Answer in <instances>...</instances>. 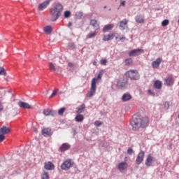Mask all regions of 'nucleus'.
I'll list each match as a JSON object with an SVG mask.
<instances>
[{
  "label": "nucleus",
  "instance_id": "obj_1",
  "mask_svg": "<svg viewBox=\"0 0 179 179\" xmlns=\"http://www.w3.org/2000/svg\"><path fill=\"white\" fill-rule=\"evenodd\" d=\"M149 123L150 119L148 117L138 113L133 115L130 125L132 127V130L136 131L140 129L146 128L149 125Z\"/></svg>",
  "mask_w": 179,
  "mask_h": 179
},
{
  "label": "nucleus",
  "instance_id": "obj_2",
  "mask_svg": "<svg viewBox=\"0 0 179 179\" xmlns=\"http://www.w3.org/2000/svg\"><path fill=\"white\" fill-rule=\"evenodd\" d=\"M62 10L63 6L61 3H55L54 7L50 9L51 15L50 20L52 22L56 21L59 17V16H61Z\"/></svg>",
  "mask_w": 179,
  "mask_h": 179
},
{
  "label": "nucleus",
  "instance_id": "obj_3",
  "mask_svg": "<svg viewBox=\"0 0 179 179\" xmlns=\"http://www.w3.org/2000/svg\"><path fill=\"white\" fill-rule=\"evenodd\" d=\"M127 78H129L131 80H139L141 76L137 70H129L125 73Z\"/></svg>",
  "mask_w": 179,
  "mask_h": 179
},
{
  "label": "nucleus",
  "instance_id": "obj_4",
  "mask_svg": "<svg viewBox=\"0 0 179 179\" xmlns=\"http://www.w3.org/2000/svg\"><path fill=\"white\" fill-rule=\"evenodd\" d=\"M97 78H94L91 81L90 91L86 94V97H92L96 93Z\"/></svg>",
  "mask_w": 179,
  "mask_h": 179
},
{
  "label": "nucleus",
  "instance_id": "obj_5",
  "mask_svg": "<svg viewBox=\"0 0 179 179\" xmlns=\"http://www.w3.org/2000/svg\"><path fill=\"white\" fill-rule=\"evenodd\" d=\"M73 165V162H72V160L71 159H68L61 164L60 168L62 170L67 171L72 167Z\"/></svg>",
  "mask_w": 179,
  "mask_h": 179
},
{
  "label": "nucleus",
  "instance_id": "obj_6",
  "mask_svg": "<svg viewBox=\"0 0 179 179\" xmlns=\"http://www.w3.org/2000/svg\"><path fill=\"white\" fill-rule=\"evenodd\" d=\"M145 153L143 150H141L138 152L137 157L136 159V164L137 165H141L143 163V162L144 161V159H145Z\"/></svg>",
  "mask_w": 179,
  "mask_h": 179
},
{
  "label": "nucleus",
  "instance_id": "obj_7",
  "mask_svg": "<svg viewBox=\"0 0 179 179\" xmlns=\"http://www.w3.org/2000/svg\"><path fill=\"white\" fill-rule=\"evenodd\" d=\"M144 52H145V51L143 49H140V48L134 49V50L129 51V57H136V56L141 55V54H143Z\"/></svg>",
  "mask_w": 179,
  "mask_h": 179
},
{
  "label": "nucleus",
  "instance_id": "obj_8",
  "mask_svg": "<svg viewBox=\"0 0 179 179\" xmlns=\"http://www.w3.org/2000/svg\"><path fill=\"white\" fill-rule=\"evenodd\" d=\"M117 169L119 170L120 173H124L127 171L128 164L126 162H120L117 164Z\"/></svg>",
  "mask_w": 179,
  "mask_h": 179
},
{
  "label": "nucleus",
  "instance_id": "obj_9",
  "mask_svg": "<svg viewBox=\"0 0 179 179\" xmlns=\"http://www.w3.org/2000/svg\"><path fill=\"white\" fill-rule=\"evenodd\" d=\"M163 61V59L162 57H159L157 58L155 61H153L152 63H151V65H152V67L154 69H158L162 64Z\"/></svg>",
  "mask_w": 179,
  "mask_h": 179
},
{
  "label": "nucleus",
  "instance_id": "obj_10",
  "mask_svg": "<svg viewBox=\"0 0 179 179\" xmlns=\"http://www.w3.org/2000/svg\"><path fill=\"white\" fill-rule=\"evenodd\" d=\"M71 149V145L68 143H62V145L59 148V152H64L66 151H68Z\"/></svg>",
  "mask_w": 179,
  "mask_h": 179
},
{
  "label": "nucleus",
  "instance_id": "obj_11",
  "mask_svg": "<svg viewBox=\"0 0 179 179\" xmlns=\"http://www.w3.org/2000/svg\"><path fill=\"white\" fill-rule=\"evenodd\" d=\"M154 157L152 156L151 154H149L145 159V165L147 167H151L152 166V163L154 162Z\"/></svg>",
  "mask_w": 179,
  "mask_h": 179
},
{
  "label": "nucleus",
  "instance_id": "obj_12",
  "mask_svg": "<svg viewBox=\"0 0 179 179\" xmlns=\"http://www.w3.org/2000/svg\"><path fill=\"white\" fill-rule=\"evenodd\" d=\"M175 80L172 76H169L164 79V84L166 86H173Z\"/></svg>",
  "mask_w": 179,
  "mask_h": 179
},
{
  "label": "nucleus",
  "instance_id": "obj_13",
  "mask_svg": "<svg viewBox=\"0 0 179 179\" xmlns=\"http://www.w3.org/2000/svg\"><path fill=\"white\" fill-rule=\"evenodd\" d=\"M42 136L48 138L52 135V129L50 128H44L41 131Z\"/></svg>",
  "mask_w": 179,
  "mask_h": 179
},
{
  "label": "nucleus",
  "instance_id": "obj_14",
  "mask_svg": "<svg viewBox=\"0 0 179 179\" xmlns=\"http://www.w3.org/2000/svg\"><path fill=\"white\" fill-rule=\"evenodd\" d=\"M50 3V0H45V1H43V3H41L38 5V10L40 11L43 10L48 6Z\"/></svg>",
  "mask_w": 179,
  "mask_h": 179
},
{
  "label": "nucleus",
  "instance_id": "obj_15",
  "mask_svg": "<svg viewBox=\"0 0 179 179\" xmlns=\"http://www.w3.org/2000/svg\"><path fill=\"white\" fill-rule=\"evenodd\" d=\"M129 20L127 19H124L120 22L119 27L121 30H125L128 27Z\"/></svg>",
  "mask_w": 179,
  "mask_h": 179
},
{
  "label": "nucleus",
  "instance_id": "obj_16",
  "mask_svg": "<svg viewBox=\"0 0 179 179\" xmlns=\"http://www.w3.org/2000/svg\"><path fill=\"white\" fill-rule=\"evenodd\" d=\"M11 129L10 127H8L5 125H3V127H1L0 128V134H3V135H7L10 132Z\"/></svg>",
  "mask_w": 179,
  "mask_h": 179
},
{
  "label": "nucleus",
  "instance_id": "obj_17",
  "mask_svg": "<svg viewBox=\"0 0 179 179\" xmlns=\"http://www.w3.org/2000/svg\"><path fill=\"white\" fill-rule=\"evenodd\" d=\"M55 168L54 164L51 162L44 163V169L47 171H52Z\"/></svg>",
  "mask_w": 179,
  "mask_h": 179
},
{
  "label": "nucleus",
  "instance_id": "obj_18",
  "mask_svg": "<svg viewBox=\"0 0 179 179\" xmlns=\"http://www.w3.org/2000/svg\"><path fill=\"white\" fill-rule=\"evenodd\" d=\"M17 106L20 108H25V109H30L31 108V106L26 102H23L22 101H20L17 102Z\"/></svg>",
  "mask_w": 179,
  "mask_h": 179
},
{
  "label": "nucleus",
  "instance_id": "obj_19",
  "mask_svg": "<svg viewBox=\"0 0 179 179\" xmlns=\"http://www.w3.org/2000/svg\"><path fill=\"white\" fill-rule=\"evenodd\" d=\"M136 22L138 24H142L145 22V15H137L135 17Z\"/></svg>",
  "mask_w": 179,
  "mask_h": 179
},
{
  "label": "nucleus",
  "instance_id": "obj_20",
  "mask_svg": "<svg viewBox=\"0 0 179 179\" xmlns=\"http://www.w3.org/2000/svg\"><path fill=\"white\" fill-rule=\"evenodd\" d=\"M114 28V24H106L103 27L102 31L103 33L108 32L110 30H112Z\"/></svg>",
  "mask_w": 179,
  "mask_h": 179
},
{
  "label": "nucleus",
  "instance_id": "obj_21",
  "mask_svg": "<svg viewBox=\"0 0 179 179\" xmlns=\"http://www.w3.org/2000/svg\"><path fill=\"white\" fill-rule=\"evenodd\" d=\"M115 36L114 34H109L108 35H103V41H108L110 40H113Z\"/></svg>",
  "mask_w": 179,
  "mask_h": 179
},
{
  "label": "nucleus",
  "instance_id": "obj_22",
  "mask_svg": "<svg viewBox=\"0 0 179 179\" xmlns=\"http://www.w3.org/2000/svg\"><path fill=\"white\" fill-rule=\"evenodd\" d=\"M131 99L132 96L130 94H124L122 96V101H129Z\"/></svg>",
  "mask_w": 179,
  "mask_h": 179
},
{
  "label": "nucleus",
  "instance_id": "obj_23",
  "mask_svg": "<svg viewBox=\"0 0 179 179\" xmlns=\"http://www.w3.org/2000/svg\"><path fill=\"white\" fill-rule=\"evenodd\" d=\"M90 25H92L94 27V29H95L96 30L99 29V24H98L97 20H91Z\"/></svg>",
  "mask_w": 179,
  "mask_h": 179
},
{
  "label": "nucleus",
  "instance_id": "obj_24",
  "mask_svg": "<svg viewBox=\"0 0 179 179\" xmlns=\"http://www.w3.org/2000/svg\"><path fill=\"white\" fill-rule=\"evenodd\" d=\"M84 120H85V117L83 115H81V114H78L75 117V121L78 123L82 122Z\"/></svg>",
  "mask_w": 179,
  "mask_h": 179
},
{
  "label": "nucleus",
  "instance_id": "obj_25",
  "mask_svg": "<svg viewBox=\"0 0 179 179\" xmlns=\"http://www.w3.org/2000/svg\"><path fill=\"white\" fill-rule=\"evenodd\" d=\"M85 108H86L85 104L83 103L76 108V110H77L76 113L78 114H81V113H83Z\"/></svg>",
  "mask_w": 179,
  "mask_h": 179
},
{
  "label": "nucleus",
  "instance_id": "obj_26",
  "mask_svg": "<svg viewBox=\"0 0 179 179\" xmlns=\"http://www.w3.org/2000/svg\"><path fill=\"white\" fill-rule=\"evenodd\" d=\"M154 87L155 89L160 90L162 88V83L160 80H156L154 83Z\"/></svg>",
  "mask_w": 179,
  "mask_h": 179
},
{
  "label": "nucleus",
  "instance_id": "obj_27",
  "mask_svg": "<svg viewBox=\"0 0 179 179\" xmlns=\"http://www.w3.org/2000/svg\"><path fill=\"white\" fill-rule=\"evenodd\" d=\"M96 34H97V32L96 31H90V33H88L87 35L86 36V38L87 39L93 38L96 36Z\"/></svg>",
  "mask_w": 179,
  "mask_h": 179
},
{
  "label": "nucleus",
  "instance_id": "obj_28",
  "mask_svg": "<svg viewBox=\"0 0 179 179\" xmlns=\"http://www.w3.org/2000/svg\"><path fill=\"white\" fill-rule=\"evenodd\" d=\"M125 66H130L133 64V59L131 58H128L124 61Z\"/></svg>",
  "mask_w": 179,
  "mask_h": 179
},
{
  "label": "nucleus",
  "instance_id": "obj_29",
  "mask_svg": "<svg viewBox=\"0 0 179 179\" xmlns=\"http://www.w3.org/2000/svg\"><path fill=\"white\" fill-rule=\"evenodd\" d=\"M44 32H45L47 34H50L52 31V29L51 26H46L43 28Z\"/></svg>",
  "mask_w": 179,
  "mask_h": 179
},
{
  "label": "nucleus",
  "instance_id": "obj_30",
  "mask_svg": "<svg viewBox=\"0 0 179 179\" xmlns=\"http://www.w3.org/2000/svg\"><path fill=\"white\" fill-rule=\"evenodd\" d=\"M41 179H50V176L48 172L43 171L41 176Z\"/></svg>",
  "mask_w": 179,
  "mask_h": 179
},
{
  "label": "nucleus",
  "instance_id": "obj_31",
  "mask_svg": "<svg viewBox=\"0 0 179 179\" xmlns=\"http://www.w3.org/2000/svg\"><path fill=\"white\" fill-rule=\"evenodd\" d=\"M7 73L3 67H0V76H6Z\"/></svg>",
  "mask_w": 179,
  "mask_h": 179
},
{
  "label": "nucleus",
  "instance_id": "obj_32",
  "mask_svg": "<svg viewBox=\"0 0 179 179\" xmlns=\"http://www.w3.org/2000/svg\"><path fill=\"white\" fill-rule=\"evenodd\" d=\"M43 114H44V115H50V114H52V110L50 109H44Z\"/></svg>",
  "mask_w": 179,
  "mask_h": 179
},
{
  "label": "nucleus",
  "instance_id": "obj_33",
  "mask_svg": "<svg viewBox=\"0 0 179 179\" xmlns=\"http://www.w3.org/2000/svg\"><path fill=\"white\" fill-rule=\"evenodd\" d=\"M127 153L128 155L131 156L133 154H134V150L132 148H128Z\"/></svg>",
  "mask_w": 179,
  "mask_h": 179
},
{
  "label": "nucleus",
  "instance_id": "obj_34",
  "mask_svg": "<svg viewBox=\"0 0 179 179\" xmlns=\"http://www.w3.org/2000/svg\"><path fill=\"white\" fill-rule=\"evenodd\" d=\"M71 15V12L70 10L64 11V17L65 18H69Z\"/></svg>",
  "mask_w": 179,
  "mask_h": 179
},
{
  "label": "nucleus",
  "instance_id": "obj_35",
  "mask_svg": "<svg viewBox=\"0 0 179 179\" xmlns=\"http://www.w3.org/2000/svg\"><path fill=\"white\" fill-rule=\"evenodd\" d=\"M164 109L165 110V111H166V110H169V107H170V103L169 101H166L164 103Z\"/></svg>",
  "mask_w": 179,
  "mask_h": 179
},
{
  "label": "nucleus",
  "instance_id": "obj_36",
  "mask_svg": "<svg viewBox=\"0 0 179 179\" xmlns=\"http://www.w3.org/2000/svg\"><path fill=\"white\" fill-rule=\"evenodd\" d=\"M83 16V12H77L76 13V17L77 19H81Z\"/></svg>",
  "mask_w": 179,
  "mask_h": 179
},
{
  "label": "nucleus",
  "instance_id": "obj_37",
  "mask_svg": "<svg viewBox=\"0 0 179 179\" xmlns=\"http://www.w3.org/2000/svg\"><path fill=\"white\" fill-rule=\"evenodd\" d=\"M49 68L50 69H51V71H52V72H55L56 71L55 66L52 62L49 63Z\"/></svg>",
  "mask_w": 179,
  "mask_h": 179
},
{
  "label": "nucleus",
  "instance_id": "obj_38",
  "mask_svg": "<svg viewBox=\"0 0 179 179\" xmlns=\"http://www.w3.org/2000/svg\"><path fill=\"white\" fill-rule=\"evenodd\" d=\"M66 110V108H61L60 109L58 110V114L59 115H63L64 111Z\"/></svg>",
  "mask_w": 179,
  "mask_h": 179
},
{
  "label": "nucleus",
  "instance_id": "obj_39",
  "mask_svg": "<svg viewBox=\"0 0 179 179\" xmlns=\"http://www.w3.org/2000/svg\"><path fill=\"white\" fill-rule=\"evenodd\" d=\"M169 24V20H163L162 22V25L163 27H166V26H167Z\"/></svg>",
  "mask_w": 179,
  "mask_h": 179
},
{
  "label": "nucleus",
  "instance_id": "obj_40",
  "mask_svg": "<svg viewBox=\"0 0 179 179\" xmlns=\"http://www.w3.org/2000/svg\"><path fill=\"white\" fill-rule=\"evenodd\" d=\"M102 125V122L101 121L96 120L94 122V126L96 127H99Z\"/></svg>",
  "mask_w": 179,
  "mask_h": 179
},
{
  "label": "nucleus",
  "instance_id": "obj_41",
  "mask_svg": "<svg viewBox=\"0 0 179 179\" xmlns=\"http://www.w3.org/2000/svg\"><path fill=\"white\" fill-rule=\"evenodd\" d=\"M148 94L150 96H156L155 93L153 92L151 90H148Z\"/></svg>",
  "mask_w": 179,
  "mask_h": 179
},
{
  "label": "nucleus",
  "instance_id": "obj_42",
  "mask_svg": "<svg viewBox=\"0 0 179 179\" xmlns=\"http://www.w3.org/2000/svg\"><path fill=\"white\" fill-rule=\"evenodd\" d=\"M57 93V91L54 90L52 92V93L51 94V95L49 96V99H52V97H54V96H56Z\"/></svg>",
  "mask_w": 179,
  "mask_h": 179
},
{
  "label": "nucleus",
  "instance_id": "obj_43",
  "mask_svg": "<svg viewBox=\"0 0 179 179\" xmlns=\"http://www.w3.org/2000/svg\"><path fill=\"white\" fill-rule=\"evenodd\" d=\"M4 140H5V135L0 134V143L3 142Z\"/></svg>",
  "mask_w": 179,
  "mask_h": 179
},
{
  "label": "nucleus",
  "instance_id": "obj_44",
  "mask_svg": "<svg viewBox=\"0 0 179 179\" xmlns=\"http://www.w3.org/2000/svg\"><path fill=\"white\" fill-rule=\"evenodd\" d=\"M74 45H75V44L73 42H71V43H68V48H73Z\"/></svg>",
  "mask_w": 179,
  "mask_h": 179
},
{
  "label": "nucleus",
  "instance_id": "obj_45",
  "mask_svg": "<svg viewBox=\"0 0 179 179\" xmlns=\"http://www.w3.org/2000/svg\"><path fill=\"white\" fill-rule=\"evenodd\" d=\"M107 60L106 59H101V61H100V64H101V65H106V64H107Z\"/></svg>",
  "mask_w": 179,
  "mask_h": 179
},
{
  "label": "nucleus",
  "instance_id": "obj_46",
  "mask_svg": "<svg viewBox=\"0 0 179 179\" xmlns=\"http://www.w3.org/2000/svg\"><path fill=\"white\" fill-rule=\"evenodd\" d=\"M117 86H119V87H124L125 86V83H117Z\"/></svg>",
  "mask_w": 179,
  "mask_h": 179
},
{
  "label": "nucleus",
  "instance_id": "obj_47",
  "mask_svg": "<svg viewBox=\"0 0 179 179\" xmlns=\"http://www.w3.org/2000/svg\"><path fill=\"white\" fill-rule=\"evenodd\" d=\"M119 39L122 42H124V41L126 40V37L125 36L120 37Z\"/></svg>",
  "mask_w": 179,
  "mask_h": 179
},
{
  "label": "nucleus",
  "instance_id": "obj_48",
  "mask_svg": "<svg viewBox=\"0 0 179 179\" xmlns=\"http://www.w3.org/2000/svg\"><path fill=\"white\" fill-rule=\"evenodd\" d=\"M68 66L69 68H73V66H74V64L73 63H71V62H69L68 63Z\"/></svg>",
  "mask_w": 179,
  "mask_h": 179
},
{
  "label": "nucleus",
  "instance_id": "obj_49",
  "mask_svg": "<svg viewBox=\"0 0 179 179\" xmlns=\"http://www.w3.org/2000/svg\"><path fill=\"white\" fill-rule=\"evenodd\" d=\"M101 78H102L101 74V73L98 74L97 78H96V80H98V79H101Z\"/></svg>",
  "mask_w": 179,
  "mask_h": 179
},
{
  "label": "nucleus",
  "instance_id": "obj_50",
  "mask_svg": "<svg viewBox=\"0 0 179 179\" xmlns=\"http://www.w3.org/2000/svg\"><path fill=\"white\" fill-rule=\"evenodd\" d=\"M125 4H126V1H123L120 3V6H125Z\"/></svg>",
  "mask_w": 179,
  "mask_h": 179
},
{
  "label": "nucleus",
  "instance_id": "obj_51",
  "mask_svg": "<svg viewBox=\"0 0 179 179\" xmlns=\"http://www.w3.org/2000/svg\"><path fill=\"white\" fill-rule=\"evenodd\" d=\"M55 114H57V113H54L52 110H51V114H50V115H51L52 117H55Z\"/></svg>",
  "mask_w": 179,
  "mask_h": 179
},
{
  "label": "nucleus",
  "instance_id": "obj_52",
  "mask_svg": "<svg viewBox=\"0 0 179 179\" xmlns=\"http://www.w3.org/2000/svg\"><path fill=\"white\" fill-rule=\"evenodd\" d=\"M71 26H72V22H69L68 23V27H71Z\"/></svg>",
  "mask_w": 179,
  "mask_h": 179
},
{
  "label": "nucleus",
  "instance_id": "obj_53",
  "mask_svg": "<svg viewBox=\"0 0 179 179\" xmlns=\"http://www.w3.org/2000/svg\"><path fill=\"white\" fill-rule=\"evenodd\" d=\"M107 8V6H106L103 7V8Z\"/></svg>",
  "mask_w": 179,
  "mask_h": 179
},
{
  "label": "nucleus",
  "instance_id": "obj_54",
  "mask_svg": "<svg viewBox=\"0 0 179 179\" xmlns=\"http://www.w3.org/2000/svg\"><path fill=\"white\" fill-rule=\"evenodd\" d=\"M115 39H118V37L117 36V37H115Z\"/></svg>",
  "mask_w": 179,
  "mask_h": 179
},
{
  "label": "nucleus",
  "instance_id": "obj_55",
  "mask_svg": "<svg viewBox=\"0 0 179 179\" xmlns=\"http://www.w3.org/2000/svg\"><path fill=\"white\" fill-rule=\"evenodd\" d=\"M0 179H2V178L0 176Z\"/></svg>",
  "mask_w": 179,
  "mask_h": 179
},
{
  "label": "nucleus",
  "instance_id": "obj_56",
  "mask_svg": "<svg viewBox=\"0 0 179 179\" xmlns=\"http://www.w3.org/2000/svg\"><path fill=\"white\" fill-rule=\"evenodd\" d=\"M178 118H179V113H178Z\"/></svg>",
  "mask_w": 179,
  "mask_h": 179
},
{
  "label": "nucleus",
  "instance_id": "obj_57",
  "mask_svg": "<svg viewBox=\"0 0 179 179\" xmlns=\"http://www.w3.org/2000/svg\"><path fill=\"white\" fill-rule=\"evenodd\" d=\"M178 23H179V19H178Z\"/></svg>",
  "mask_w": 179,
  "mask_h": 179
}]
</instances>
